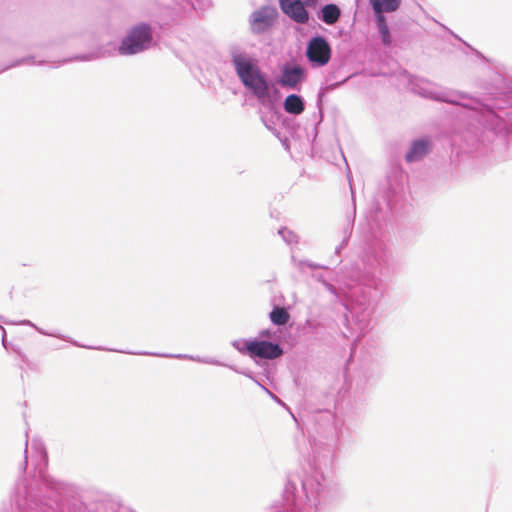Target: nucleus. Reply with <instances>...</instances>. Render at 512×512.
<instances>
[{
    "label": "nucleus",
    "mask_w": 512,
    "mask_h": 512,
    "mask_svg": "<svg viewBox=\"0 0 512 512\" xmlns=\"http://www.w3.org/2000/svg\"><path fill=\"white\" fill-rule=\"evenodd\" d=\"M236 73L244 86L253 91L258 98L268 95L269 86L259 67L242 54L233 56Z\"/></svg>",
    "instance_id": "f257e3e1"
},
{
    "label": "nucleus",
    "mask_w": 512,
    "mask_h": 512,
    "mask_svg": "<svg viewBox=\"0 0 512 512\" xmlns=\"http://www.w3.org/2000/svg\"><path fill=\"white\" fill-rule=\"evenodd\" d=\"M152 41L151 29L148 25L140 24L131 29L119 47L121 55L136 54L146 49Z\"/></svg>",
    "instance_id": "f03ea898"
},
{
    "label": "nucleus",
    "mask_w": 512,
    "mask_h": 512,
    "mask_svg": "<svg viewBox=\"0 0 512 512\" xmlns=\"http://www.w3.org/2000/svg\"><path fill=\"white\" fill-rule=\"evenodd\" d=\"M239 350L252 358L258 357L269 360L279 358L283 354V350L278 344L269 341H247Z\"/></svg>",
    "instance_id": "7ed1b4c3"
},
{
    "label": "nucleus",
    "mask_w": 512,
    "mask_h": 512,
    "mask_svg": "<svg viewBox=\"0 0 512 512\" xmlns=\"http://www.w3.org/2000/svg\"><path fill=\"white\" fill-rule=\"evenodd\" d=\"M331 53L330 44L324 37H313L307 45L306 56L317 66H325L330 61Z\"/></svg>",
    "instance_id": "20e7f679"
},
{
    "label": "nucleus",
    "mask_w": 512,
    "mask_h": 512,
    "mask_svg": "<svg viewBox=\"0 0 512 512\" xmlns=\"http://www.w3.org/2000/svg\"><path fill=\"white\" fill-rule=\"evenodd\" d=\"M277 10L274 7H262L251 15V29L254 33L266 31L274 22Z\"/></svg>",
    "instance_id": "39448f33"
},
{
    "label": "nucleus",
    "mask_w": 512,
    "mask_h": 512,
    "mask_svg": "<svg viewBox=\"0 0 512 512\" xmlns=\"http://www.w3.org/2000/svg\"><path fill=\"white\" fill-rule=\"evenodd\" d=\"M281 10L295 22L305 24L309 20V14L305 9V3L301 0H279Z\"/></svg>",
    "instance_id": "423d86ee"
},
{
    "label": "nucleus",
    "mask_w": 512,
    "mask_h": 512,
    "mask_svg": "<svg viewBox=\"0 0 512 512\" xmlns=\"http://www.w3.org/2000/svg\"><path fill=\"white\" fill-rule=\"evenodd\" d=\"M305 77V70L301 66L286 67L283 70L280 83L282 86L295 88Z\"/></svg>",
    "instance_id": "0eeeda50"
},
{
    "label": "nucleus",
    "mask_w": 512,
    "mask_h": 512,
    "mask_svg": "<svg viewBox=\"0 0 512 512\" xmlns=\"http://www.w3.org/2000/svg\"><path fill=\"white\" fill-rule=\"evenodd\" d=\"M429 151V142L426 140L415 141L406 154V161L413 162L422 159Z\"/></svg>",
    "instance_id": "6e6552de"
},
{
    "label": "nucleus",
    "mask_w": 512,
    "mask_h": 512,
    "mask_svg": "<svg viewBox=\"0 0 512 512\" xmlns=\"http://www.w3.org/2000/svg\"><path fill=\"white\" fill-rule=\"evenodd\" d=\"M370 3L376 14H383L396 11L401 5V0H370Z\"/></svg>",
    "instance_id": "1a4fd4ad"
},
{
    "label": "nucleus",
    "mask_w": 512,
    "mask_h": 512,
    "mask_svg": "<svg viewBox=\"0 0 512 512\" xmlns=\"http://www.w3.org/2000/svg\"><path fill=\"white\" fill-rule=\"evenodd\" d=\"M284 109L290 114L298 115L304 111V103L298 95L291 94L284 101Z\"/></svg>",
    "instance_id": "9d476101"
},
{
    "label": "nucleus",
    "mask_w": 512,
    "mask_h": 512,
    "mask_svg": "<svg viewBox=\"0 0 512 512\" xmlns=\"http://www.w3.org/2000/svg\"><path fill=\"white\" fill-rule=\"evenodd\" d=\"M322 21L328 25L335 24L341 15L339 7L335 4H327L322 8Z\"/></svg>",
    "instance_id": "9b49d317"
},
{
    "label": "nucleus",
    "mask_w": 512,
    "mask_h": 512,
    "mask_svg": "<svg viewBox=\"0 0 512 512\" xmlns=\"http://www.w3.org/2000/svg\"><path fill=\"white\" fill-rule=\"evenodd\" d=\"M290 319V314L283 307H275L270 313V320L275 325H285Z\"/></svg>",
    "instance_id": "f8f14e48"
},
{
    "label": "nucleus",
    "mask_w": 512,
    "mask_h": 512,
    "mask_svg": "<svg viewBox=\"0 0 512 512\" xmlns=\"http://www.w3.org/2000/svg\"><path fill=\"white\" fill-rule=\"evenodd\" d=\"M382 41L385 45H389L391 43V36L387 25H383L380 30Z\"/></svg>",
    "instance_id": "ddd939ff"
},
{
    "label": "nucleus",
    "mask_w": 512,
    "mask_h": 512,
    "mask_svg": "<svg viewBox=\"0 0 512 512\" xmlns=\"http://www.w3.org/2000/svg\"><path fill=\"white\" fill-rule=\"evenodd\" d=\"M377 15H378L377 22H378L379 30H381V27H383V25H387V23H386L385 17L382 14H377Z\"/></svg>",
    "instance_id": "4468645a"
},
{
    "label": "nucleus",
    "mask_w": 512,
    "mask_h": 512,
    "mask_svg": "<svg viewBox=\"0 0 512 512\" xmlns=\"http://www.w3.org/2000/svg\"><path fill=\"white\" fill-rule=\"evenodd\" d=\"M306 6H315L317 3V0H303Z\"/></svg>",
    "instance_id": "2eb2a0df"
}]
</instances>
